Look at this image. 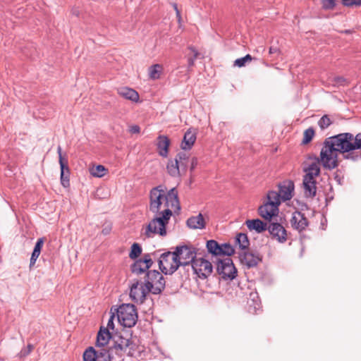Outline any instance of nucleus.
<instances>
[{"label":"nucleus","instance_id":"1","mask_svg":"<svg viewBox=\"0 0 361 361\" xmlns=\"http://www.w3.org/2000/svg\"><path fill=\"white\" fill-rule=\"evenodd\" d=\"M353 140L354 136L350 133H340L327 138L320 152L323 167L329 170L336 168L338 165V153L343 154L345 159H357L360 154L353 152Z\"/></svg>","mask_w":361,"mask_h":361},{"label":"nucleus","instance_id":"2","mask_svg":"<svg viewBox=\"0 0 361 361\" xmlns=\"http://www.w3.org/2000/svg\"><path fill=\"white\" fill-rule=\"evenodd\" d=\"M149 198V210L154 214L164 215L165 212H169V216H172L173 212L180 209L176 188L167 190L165 186L158 185L150 190Z\"/></svg>","mask_w":361,"mask_h":361},{"label":"nucleus","instance_id":"3","mask_svg":"<svg viewBox=\"0 0 361 361\" xmlns=\"http://www.w3.org/2000/svg\"><path fill=\"white\" fill-rule=\"evenodd\" d=\"M164 213V215L154 214V217L143 227V234L147 238H151L155 235L164 237L167 235L166 226L172 216H169V212Z\"/></svg>","mask_w":361,"mask_h":361},{"label":"nucleus","instance_id":"4","mask_svg":"<svg viewBox=\"0 0 361 361\" xmlns=\"http://www.w3.org/2000/svg\"><path fill=\"white\" fill-rule=\"evenodd\" d=\"M117 319L124 327L133 326L137 320V314L135 306L132 304H122L115 308Z\"/></svg>","mask_w":361,"mask_h":361},{"label":"nucleus","instance_id":"5","mask_svg":"<svg viewBox=\"0 0 361 361\" xmlns=\"http://www.w3.org/2000/svg\"><path fill=\"white\" fill-rule=\"evenodd\" d=\"M279 195L276 191H269L267 195V201L259 207V214L266 220H271L279 213Z\"/></svg>","mask_w":361,"mask_h":361},{"label":"nucleus","instance_id":"6","mask_svg":"<svg viewBox=\"0 0 361 361\" xmlns=\"http://www.w3.org/2000/svg\"><path fill=\"white\" fill-rule=\"evenodd\" d=\"M165 283L163 275L157 270L149 271L146 274V290L153 294H159L164 289Z\"/></svg>","mask_w":361,"mask_h":361},{"label":"nucleus","instance_id":"7","mask_svg":"<svg viewBox=\"0 0 361 361\" xmlns=\"http://www.w3.org/2000/svg\"><path fill=\"white\" fill-rule=\"evenodd\" d=\"M175 252H166L161 255L159 260V269L165 274H172L180 267Z\"/></svg>","mask_w":361,"mask_h":361},{"label":"nucleus","instance_id":"8","mask_svg":"<svg viewBox=\"0 0 361 361\" xmlns=\"http://www.w3.org/2000/svg\"><path fill=\"white\" fill-rule=\"evenodd\" d=\"M177 255L178 262L180 266H186L193 262L196 259L195 249L190 246L183 245L176 247L174 250Z\"/></svg>","mask_w":361,"mask_h":361},{"label":"nucleus","instance_id":"9","mask_svg":"<svg viewBox=\"0 0 361 361\" xmlns=\"http://www.w3.org/2000/svg\"><path fill=\"white\" fill-rule=\"evenodd\" d=\"M217 271L224 279H233L237 273L233 261L229 257H225L218 261Z\"/></svg>","mask_w":361,"mask_h":361},{"label":"nucleus","instance_id":"10","mask_svg":"<svg viewBox=\"0 0 361 361\" xmlns=\"http://www.w3.org/2000/svg\"><path fill=\"white\" fill-rule=\"evenodd\" d=\"M192 267L194 273L201 279L207 278L213 270L212 263L202 257L196 258L192 264Z\"/></svg>","mask_w":361,"mask_h":361},{"label":"nucleus","instance_id":"11","mask_svg":"<svg viewBox=\"0 0 361 361\" xmlns=\"http://www.w3.org/2000/svg\"><path fill=\"white\" fill-rule=\"evenodd\" d=\"M84 361H111L109 350L102 348L96 350L93 347L87 348L83 353Z\"/></svg>","mask_w":361,"mask_h":361},{"label":"nucleus","instance_id":"12","mask_svg":"<svg viewBox=\"0 0 361 361\" xmlns=\"http://www.w3.org/2000/svg\"><path fill=\"white\" fill-rule=\"evenodd\" d=\"M149 293L150 292L146 290L145 283H142L136 281L130 286V296L135 302L142 303Z\"/></svg>","mask_w":361,"mask_h":361},{"label":"nucleus","instance_id":"13","mask_svg":"<svg viewBox=\"0 0 361 361\" xmlns=\"http://www.w3.org/2000/svg\"><path fill=\"white\" fill-rule=\"evenodd\" d=\"M239 259L242 264L247 268L254 267L262 260L260 255L250 251L244 250L239 254Z\"/></svg>","mask_w":361,"mask_h":361},{"label":"nucleus","instance_id":"14","mask_svg":"<svg viewBox=\"0 0 361 361\" xmlns=\"http://www.w3.org/2000/svg\"><path fill=\"white\" fill-rule=\"evenodd\" d=\"M152 264L153 262L150 255L147 254L145 255L142 259H140L133 263L131 266V271L133 274L139 275L149 269Z\"/></svg>","mask_w":361,"mask_h":361},{"label":"nucleus","instance_id":"15","mask_svg":"<svg viewBox=\"0 0 361 361\" xmlns=\"http://www.w3.org/2000/svg\"><path fill=\"white\" fill-rule=\"evenodd\" d=\"M320 164L322 165L320 156L319 159L314 158L310 159L307 162V166L304 168V171L305 172L304 177L316 179L320 174Z\"/></svg>","mask_w":361,"mask_h":361},{"label":"nucleus","instance_id":"16","mask_svg":"<svg viewBox=\"0 0 361 361\" xmlns=\"http://www.w3.org/2000/svg\"><path fill=\"white\" fill-rule=\"evenodd\" d=\"M279 192H276L279 195V201H280V203L282 200H289L293 197V193L294 190V183L293 181H283L279 185Z\"/></svg>","mask_w":361,"mask_h":361},{"label":"nucleus","instance_id":"17","mask_svg":"<svg viewBox=\"0 0 361 361\" xmlns=\"http://www.w3.org/2000/svg\"><path fill=\"white\" fill-rule=\"evenodd\" d=\"M271 236L279 243H285L287 240V233L283 226L278 223L270 224L267 228Z\"/></svg>","mask_w":361,"mask_h":361},{"label":"nucleus","instance_id":"18","mask_svg":"<svg viewBox=\"0 0 361 361\" xmlns=\"http://www.w3.org/2000/svg\"><path fill=\"white\" fill-rule=\"evenodd\" d=\"M290 222L291 226L299 232L304 231L308 226L307 218L300 212L293 213Z\"/></svg>","mask_w":361,"mask_h":361},{"label":"nucleus","instance_id":"19","mask_svg":"<svg viewBox=\"0 0 361 361\" xmlns=\"http://www.w3.org/2000/svg\"><path fill=\"white\" fill-rule=\"evenodd\" d=\"M197 138V132L195 129H188L183 137V142L181 143V147L184 150L190 149L195 142Z\"/></svg>","mask_w":361,"mask_h":361},{"label":"nucleus","instance_id":"20","mask_svg":"<svg viewBox=\"0 0 361 361\" xmlns=\"http://www.w3.org/2000/svg\"><path fill=\"white\" fill-rule=\"evenodd\" d=\"M305 197H313L317 192L316 179L304 177L302 181Z\"/></svg>","mask_w":361,"mask_h":361},{"label":"nucleus","instance_id":"21","mask_svg":"<svg viewBox=\"0 0 361 361\" xmlns=\"http://www.w3.org/2000/svg\"><path fill=\"white\" fill-rule=\"evenodd\" d=\"M245 225L250 231H255L258 233H262L268 228L267 224L259 219L247 220Z\"/></svg>","mask_w":361,"mask_h":361},{"label":"nucleus","instance_id":"22","mask_svg":"<svg viewBox=\"0 0 361 361\" xmlns=\"http://www.w3.org/2000/svg\"><path fill=\"white\" fill-rule=\"evenodd\" d=\"M111 338V334L105 327H101L97 337V347H104L107 345Z\"/></svg>","mask_w":361,"mask_h":361},{"label":"nucleus","instance_id":"23","mask_svg":"<svg viewBox=\"0 0 361 361\" xmlns=\"http://www.w3.org/2000/svg\"><path fill=\"white\" fill-rule=\"evenodd\" d=\"M187 225L192 229H202L205 226V221L203 216L199 214L197 216L189 218L187 221Z\"/></svg>","mask_w":361,"mask_h":361},{"label":"nucleus","instance_id":"24","mask_svg":"<svg viewBox=\"0 0 361 361\" xmlns=\"http://www.w3.org/2000/svg\"><path fill=\"white\" fill-rule=\"evenodd\" d=\"M61 182L63 187L67 188L69 186V169L67 165L66 161L63 158H61Z\"/></svg>","mask_w":361,"mask_h":361},{"label":"nucleus","instance_id":"25","mask_svg":"<svg viewBox=\"0 0 361 361\" xmlns=\"http://www.w3.org/2000/svg\"><path fill=\"white\" fill-rule=\"evenodd\" d=\"M118 92L123 98L133 102H137L139 99L138 93L131 88L123 87L118 89Z\"/></svg>","mask_w":361,"mask_h":361},{"label":"nucleus","instance_id":"26","mask_svg":"<svg viewBox=\"0 0 361 361\" xmlns=\"http://www.w3.org/2000/svg\"><path fill=\"white\" fill-rule=\"evenodd\" d=\"M169 140L167 137L160 135L158 137L157 148L159 154L162 157H166L168 154V149L169 147Z\"/></svg>","mask_w":361,"mask_h":361},{"label":"nucleus","instance_id":"27","mask_svg":"<svg viewBox=\"0 0 361 361\" xmlns=\"http://www.w3.org/2000/svg\"><path fill=\"white\" fill-rule=\"evenodd\" d=\"M129 343L130 341L128 339L119 337L118 340L114 342V346L110 348V350H113L114 349L116 353L118 351H124L129 346Z\"/></svg>","mask_w":361,"mask_h":361},{"label":"nucleus","instance_id":"28","mask_svg":"<svg viewBox=\"0 0 361 361\" xmlns=\"http://www.w3.org/2000/svg\"><path fill=\"white\" fill-rule=\"evenodd\" d=\"M178 161L169 160L166 166L168 173L172 176H178L180 174V169L182 168Z\"/></svg>","mask_w":361,"mask_h":361},{"label":"nucleus","instance_id":"29","mask_svg":"<svg viewBox=\"0 0 361 361\" xmlns=\"http://www.w3.org/2000/svg\"><path fill=\"white\" fill-rule=\"evenodd\" d=\"M108 170L102 165L93 166L90 168V174L97 178H102L104 176Z\"/></svg>","mask_w":361,"mask_h":361},{"label":"nucleus","instance_id":"30","mask_svg":"<svg viewBox=\"0 0 361 361\" xmlns=\"http://www.w3.org/2000/svg\"><path fill=\"white\" fill-rule=\"evenodd\" d=\"M163 68L159 64H155L149 68V77L151 80H157L160 78Z\"/></svg>","mask_w":361,"mask_h":361},{"label":"nucleus","instance_id":"31","mask_svg":"<svg viewBox=\"0 0 361 361\" xmlns=\"http://www.w3.org/2000/svg\"><path fill=\"white\" fill-rule=\"evenodd\" d=\"M235 241L243 251L245 250L250 245L248 238L245 233H238L235 238Z\"/></svg>","mask_w":361,"mask_h":361},{"label":"nucleus","instance_id":"32","mask_svg":"<svg viewBox=\"0 0 361 361\" xmlns=\"http://www.w3.org/2000/svg\"><path fill=\"white\" fill-rule=\"evenodd\" d=\"M207 248L208 251L214 255H220V245L214 240H208L207 243Z\"/></svg>","mask_w":361,"mask_h":361},{"label":"nucleus","instance_id":"33","mask_svg":"<svg viewBox=\"0 0 361 361\" xmlns=\"http://www.w3.org/2000/svg\"><path fill=\"white\" fill-rule=\"evenodd\" d=\"M220 255H226L227 257L232 255L235 252L234 248L228 243L220 245Z\"/></svg>","mask_w":361,"mask_h":361},{"label":"nucleus","instance_id":"34","mask_svg":"<svg viewBox=\"0 0 361 361\" xmlns=\"http://www.w3.org/2000/svg\"><path fill=\"white\" fill-rule=\"evenodd\" d=\"M142 252V248L137 243H133L131 246V250L129 254L130 259H136Z\"/></svg>","mask_w":361,"mask_h":361},{"label":"nucleus","instance_id":"35","mask_svg":"<svg viewBox=\"0 0 361 361\" xmlns=\"http://www.w3.org/2000/svg\"><path fill=\"white\" fill-rule=\"evenodd\" d=\"M252 57L250 54H247L244 57L237 59L234 61V66L239 68L243 67L247 63L252 61Z\"/></svg>","mask_w":361,"mask_h":361},{"label":"nucleus","instance_id":"36","mask_svg":"<svg viewBox=\"0 0 361 361\" xmlns=\"http://www.w3.org/2000/svg\"><path fill=\"white\" fill-rule=\"evenodd\" d=\"M314 135V130H313V128H309L307 130H305L304 132V134H303L302 143L303 144L309 143L313 138Z\"/></svg>","mask_w":361,"mask_h":361},{"label":"nucleus","instance_id":"37","mask_svg":"<svg viewBox=\"0 0 361 361\" xmlns=\"http://www.w3.org/2000/svg\"><path fill=\"white\" fill-rule=\"evenodd\" d=\"M318 123L321 128L324 129V128H328L331 125V121L328 116L325 115V116H323L319 119Z\"/></svg>","mask_w":361,"mask_h":361},{"label":"nucleus","instance_id":"38","mask_svg":"<svg viewBox=\"0 0 361 361\" xmlns=\"http://www.w3.org/2000/svg\"><path fill=\"white\" fill-rule=\"evenodd\" d=\"M353 152L355 149H360L361 150V133L357 134L355 136H354V140L353 141Z\"/></svg>","mask_w":361,"mask_h":361},{"label":"nucleus","instance_id":"39","mask_svg":"<svg viewBox=\"0 0 361 361\" xmlns=\"http://www.w3.org/2000/svg\"><path fill=\"white\" fill-rule=\"evenodd\" d=\"M34 349V346L32 344H28L26 348L21 349L20 352L18 353L19 357H25L27 356Z\"/></svg>","mask_w":361,"mask_h":361},{"label":"nucleus","instance_id":"40","mask_svg":"<svg viewBox=\"0 0 361 361\" xmlns=\"http://www.w3.org/2000/svg\"><path fill=\"white\" fill-rule=\"evenodd\" d=\"M186 154L185 153H179L177 154V156L175 158L176 161H178V163L183 166V168H185L186 166Z\"/></svg>","mask_w":361,"mask_h":361},{"label":"nucleus","instance_id":"41","mask_svg":"<svg viewBox=\"0 0 361 361\" xmlns=\"http://www.w3.org/2000/svg\"><path fill=\"white\" fill-rule=\"evenodd\" d=\"M189 49L191 51V52L193 54V57H190L188 59V64L190 66H192L194 65L195 60L198 56V51L192 47H190Z\"/></svg>","mask_w":361,"mask_h":361},{"label":"nucleus","instance_id":"42","mask_svg":"<svg viewBox=\"0 0 361 361\" xmlns=\"http://www.w3.org/2000/svg\"><path fill=\"white\" fill-rule=\"evenodd\" d=\"M344 5L348 6H360L361 0H342Z\"/></svg>","mask_w":361,"mask_h":361},{"label":"nucleus","instance_id":"43","mask_svg":"<svg viewBox=\"0 0 361 361\" xmlns=\"http://www.w3.org/2000/svg\"><path fill=\"white\" fill-rule=\"evenodd\" d=\"M111 312L112 314L108 321L107 326L105 328V329H107L109 331V329H114V319L115 317L116 312H115V310L113 312V307L111 309Z\"/></svg>","mask_w":361,"mask_h":361},{"label":"nucleus","instance_id":"44","mask_svg":"<svg viewBox=\"0 0 361 361\" xmlns=\"http://www.w3.org/2000/svg\"><path fill=\"white\" fill-rule=\"evenodd\" d=\"M269 53L270 55L277 57L281 54V50L278 47L271 46L269 48Z\"/></svg>","mask_w":361,"mask_h":361},{"label":"nucleus","instance_id":"45","mask_svg":"<svg viewBox=\"0 0 361 361\" xmlns=\"http://www.w3.org/2000/svg\"><path fill=\"white\" fill-rule=\"evenodd\" d=\"M40 253L34 250L32 253L31 258H30V267H32L35 265L37 258L39 257Z\"/></svg>","mask_w":361,"mask_h":361},{"label":"nucleus","instance_id":"46","mask_svg":"<svg viewBox=\"0 0 361 361\" xmlns=\"http://www.w3.org/2000/svg\"><path fill=\"white\" fill-rule=\"evenodd\" d=\"M44 241L43 238H39L35 245L34 250L40 253L42 247L44 245Z\"/></svg>","mask_w":361,"mask_h":361},{"label":"nucleus","instance_id":"47","mask_svg":"<svg viewBox=\"0 0 361 361\" xmlns=\"http://www.w3.org/2000/svg\"><path fill=\"white\" fill-rule=\"evenodd\" d=\"M322 4L325 8H331L334 6V0H322Z\"/></svg>","mask_w":361,"mask_h":361},{"label":"nucleus","instance_id":"48","mask_svg":"<svg viewBox=\"0 0 361 361\" xmlns=\"http://www.w3.org/2000/svg\"><path fill=\"white\" fill-rule=\"evenodd\" d=\"M130 132L131 133H140V128L138 126L135 125L130 127Z\"/></svg>","mask_w":361,"mask_h":361},{"label":"nucleus","instance_id":"49","mask_svg":"<svg viewBox=\"0 0 361 361\" xmlns=\"http://www.w3.org/2000/svg\"><path fill=\"white\" fill-rule=\"evenodd\" d=\"M335 82L338 85H343L345 82V80L343 77H337L335 78Z\"/></svg>","mask_w":361,"mask_h":361},{"label":"nucleus","instance_id":"50","mask_svg":"<svg viewBox=\"0 0 361 361\" xmlns=\"http://www.w3.org/2000/svg\"><path fill=\"white\" fill-rule=\"evenodd\" d=\"M197 165V159L196 158H192L191 161V170H193Z\"/></svg>","mask_w":361,"mask_h":361},{"label":"nucleus","instance_id":"51","mask_svg":"<svg viewBox=\"0 0 361 361\" xmlns=\"http://www.w3.org/2000/svg\"><path fill=\"white\" fill-rule=\"evenodd\" d=\"M61 146H59L58 148H57V152H58V154H59V164H61V158H63L62 157V154H61Z\"/></svg>","mask_w":361,"mask_h":361},{"label":"nucleus","instance_id":"52","mask_svg":"<svg viewBox=\"0 0 361 361\" xmlns=\"http://www.w3.org/2000/svg\"><path fill=\"white\" fill-rule=\"evenodd\" d=\"M173 8L176 10L177 16H180V12H179V11L178 9L176 4H173Z\"/></svg>","mask_w":361,"mask_h":361}]
</instances>
